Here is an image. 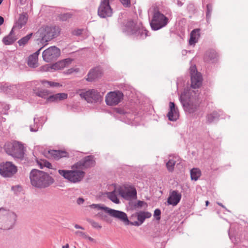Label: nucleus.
I'll list each match as a JSON object with an SVG mask.
<instances>
[{"mask_svg": "<svg viewBox=\"0 0 248 248\" xmlns=\"http://www.w3.org/2000/svg\"><path fill=\"white\" fill-rule=\"evenodd\" d=\"M199 92L187 88L182 93L179 100L186 113L193 114L197 111L200 107Z\"/></svg>", "mask_w": 248, "mask_h": 248, "instance_id": "obj_1", "label": "nucleus"}, {"mask_svg": "<svg viewBox=\"0 0 248 248\" xmlns=\"http://www.w3.org/2000/svg\"><path fill=\"white\" fill-rule=\"evenodd\" d=\"M31 184L39 188H44L53 184L55 181L48 173L36 169L32 170L30 173Z\"/></svg>", "mask_w": 248, "mask_h": 248, "instance_id": "obj_2", "label": "nucleus"}, {"mask_svg": "<svg viewBox=\"0 0 248 248\" xmlns=\"http://www.w3.org/2000/svg\"><path fill=\"white\" fill-rule=\"evenodd\" d=\"M123 31L127 35L137 40L144 39L148 35V31L143 24L141 23H135L133 20L127 21Z\"/></svg>", "mask_w": 248, "mask_h": 248, "instance_id": "obj_3", "label": "nucleus"}, {"mask_svg": "<svg viewBox=\"0 0 248 248\" xmlns=\"http://www.w3.org/2000/svg\"><path fill=\"white\" fill-rule=\"evenodd\" d=\"M17 216L12 211L0 208V228L3 230H10L14 226Z\"/></svg>", "mask_w": 248, "mask_h": 248, "instance_id": "obj_4", "label": "nucleus"}, {"mask_svg": "<svg viewBox=\"0 0 248 248\" xmlns=\"http://www.w3.org/2000/svg\"><path fill=\"white\" fill-rule=\"evenodd\" d=\"M6 153L15 158L23 160L24 157V147L20 142L15 141L6 142L4 146Z\"/></svg>", "mask_w": 248, "mask_h": 248, "instance_id": "obj_5", "label": "nucleus"}, {"mask_svg": "<svg viewBox=\"0 0 248 248\" xmlns=\"http://www.w3.org/2000/svg\"><path fill=\"white\" fill-rule=\"evenodd\" d=\"M61 31V29L57 26H46L41 28L37 32L39 37L41 38L42 43L47 42L58 36Z\"/></svg>", "mask_w": 248, "mask_h": 248, "instance_id": "obj_6", "label": "nucleus"}, {"mask_svg": "<svg viewBox=\"0 0 248 248\" xmlns=\"http://www.w3.org/2000/svg\"><path fill=\"white\" fill-rule=\"evenodd\" d=\"M92 208L97 209V210H103L106 213L108 214L110 216L117 218L121 221L125 225L128 221V217L127 214L121 211L111 209L109 207L102 206L99 204H92L90 205Z\"/></svg>", "mask_w": 248, "mask_h": 248, "instance_id": "obj_7", "label": "nucleus"}, {"mask_svg": "<svg viewBox=\"0 0 248 248\" xmlns=\"http://www.w3.org/2000/svg\"><path fill=\"white\" fill-rule=\"evenodd\" d=\"M168 22V17L158 10H155L150 24L152 30L157 31L165 27Z\"/></svg>", "mask_w": 248, "mask_h": 248, "instance_id": "obj_8", "label": "nucleus"}, {"mask_svg": "<svg viewBox=\"0 0 248 248\" xmlns=\"http://www.w3.org/2000/svg\"><path fill=\"white\" fill-rule=\"evenodd\" d=\"M58 172L65 179L73 183L80 182L85 175L83 171L79 170H59Z\"/></svg>", "mask_w": 248, "mask_h": 248, "instance_id": "obj_9", "label": "nucleus"}, {"mask_svg": "<svg viewBox=\"0 0 248 248\" xmlns=\"http://www.w3.org/2000/svg\"><path fill=\"white\" fill-rule=\"evenodd\" d=\"M80 97L84 98L88 103L95 104L102 101L103 97L100 93L95 89H90L82 91L80 93Z\"/></svg>", "mask_w": 248, "mask_h": 248, "instance_id": "obj_10", "label": "nucleus"}, {"mask_svg": "<svg viewBox=\"0 0 248 248\" xmlns=\"http://www.w3.org/2000/svg\"><path fill=\"white\" fill-rule=\"evenodd\" d=\"M118 191L119 195L126 200H134L137 198V190L132 186L124 185L120 187Z\"/></svg>", "mask_w": 248, "mask_h": 248, "instance_id": "obj_11", "label": "nucleus"}, {"mask_svg": "<svg viewBox=\"0 0 248 248\" xmlns=\"http://www.w3.org/2000/svg\"><path fill=\"white\" fill-rule=\"evenodd\" d=\"M189 72L191 77V87L192 89H198L201 86L202 81V74L198 72L195 65L189 68Z\"/></svg>", "mask_w": 248, "mask_h": 248, "instance_id": "obj_12", "label": "nucleus"}, {"mask_svg": "<svg viewBox=\"0 0 248 248\" xmlns=\"http://www.w3.org/2000/svg\"><path fill=\"white\" fill-rule=\"evenodd\" d=\"M60 55V49L55 46H52L43 52L42 57L45 62H49L56 60Z\"/></svg>", "mask_w": 248, "mask_h": 248, "instance_id": "obj_13", "label": "nucleus"}, {"mask_svg": "<svg viewBox=\"0 0 248 248\" xmlns=\"http://www.w3.org/2000/svg\"><path fill=\"white\" fill-rule=\"evenodd\" d=\"M98 15L101 18L112 16L113 10L109 4V0H102L98 8Z\"/></svg>", "mask_w": 248, "mask_h": 248, "instance_id": "obj_14", "label": "nucleus"}, {"mask_svg": "<svg viewBox=\"0 0 248 248\" xmlns=\"http://www.w3.org/2000/svg\"><path fill=\"white\" fill-rule=\"evenodd\" d=\"M124 94L120 91L110 92L106 96L105 101L108 106H115L123 99Z\"/></svg>", "mask_w": 248, "mask_h": 248, "instance_id": "obj_15", "label": "nucleus"}, {"mask_svg": "<svg viewBox=\"0 0 248 248\" xmlns=\"http://www.w3.org/2000/svg\"><path fill=\"white\" fill-rule=\"evenodd\" d=\"M17 171L16 167L10 162L0 165V174L4 177H11Z\"/></svg>", "mask_w": 248, "mask_h": 248, "instance_id": "obj_16", "label": "nucleus"}, {"mask_svg": "<svg viewBox=\"0 0 248 248\" xmlns=\"http://www.w3.org/2000/svg\"><path fill=\"white\" fill-rule=\"evenodd\" d=\"M182 195L178 190H173L170 192L168 198L167 202L169 205H177L180 202Z\"/></svg>", "mask_w": 248, "mask_h": 248, "instance_id": "obj_17", "label": "nucleus"}, {"mask_svg": "<svg viewBox=\"0 0 248 248\" xmlns=\"http://www.w3.org/2000/svg\"><path fill=\"white\" fill-rule=\"evenodd\" d=\"M102 70L99 67H95L91 69L87 75L86 80L93 82L100 78L102 76Z\"/></svg>", "mask_w": 248, "mask_h": 248, "instance_id": "obj_18", "label": "nucleus"}, {"mask_svg": "<svg viewBox=\"0 0 248 248\" xmlns=\"http://www.w3.org/2000/svg\"><path fill=\"white\" fill-rule=\"evenodd\" d=\"M218 55L216 51L213 49L207 50L204 55L203 59L205 62H216L217 61Z\"/></svg>", "mask_w": 248, "mask_h": 248, "instance_id": "obj_19", "label": "nucleus"}, {"mask_svg": "<svg viewBox=\"0 0 248 248\" xmlns=\"http://www.w3.org/2000/svg\"><path fill=\"white\" fill-rule=\"evenodd\" d=\"M170 110L168 113L167 116L170 121H175L179 117L178 109L176 107L174 102H170L169 103Z\"/></svg>", "mask_w": 248, "mask_h": 248, "instance_id": "obj_20", "label": "nucleus"}, {"mask_svg": "<svg viewBox=\"0 0 248 248\" xmlns=\"http://www.w3.org/2000/svg\"><path fill=\"white\" fill-rule=\"evenodd\" d=\"M28 19V15L27 13H23L19 16L18 20L15 23L13 28L19 30L25 26Z\"/></svg>", "mask_w": 248, "mask_h": 248, "instance_id": "obj_21", "label": "nucleus"}, {"mask_svg": "<svg viewBox=\"0 0 248 248\" xmlns=\"http://www.w3.org/2000/svg\"><path fill=\"white\" fill-rule=\"evenodd\" d=\"M48 154L55 160L69 156V154L67 152L62 150H50L48 151Z\"/></svg>", "mask_w": 248, "mask_h": 248, "instance_id": "obj_22", "label": "nucleus"}, {"mask_svg": "<svg viewBox=\"0 0 248 248\" xmlns=\"http://www.w3.org/2000/svg\"><path fill=\"white\" fill-rule=\"evenodd\" d=\"M14 30L12 28L9 33L3 38L2 41L5 45H12L17 39V38L15 35Z\"/></svg>", "mask_w": 248, "mask_h": 248, "instance_id": "obj_23", "label": "nucleus"}, {"mask_svg": "<svg viewBox=\"0 0 248 248\" xmlns=\"http://www.w3.org/2000/svg\"><path fill=\"white\" fill-rule=\"evenodd\" d=\"M17 90L16 85H9L8 83H0V90L6 93H14Z\"/></svg>", "mask_w": 248, "mask_h": 248, "instance_id": "obj_24", "label": "nucleus"}, {"mask_svg": "<svg viewBox=\"0 0 248 248\" xmlns=\"http://www.w3.org/2000/svg\"><path fill=\"white\" fill-rule=\"evenodd\" d=\"M84 164V169H88L95 165V157L93 155L86 156L82 158Z\"/></svg>", "mask_w": 248, "mask_h": 248, "instance_id": "obj_25", "label": "nucleus"}, {"mask_svg": "<svg viewBox=\"0 0 248 248\" xmlns=\"http://www.w3.org/2000/svg\"><path fill=\"white\" fill-rule=\"evenodd\" d=\"M220 115L217 111H213L212 112L207 114L206 116V123L210 124L218 121Z\"/></svg>", "mask_w": 248, "mask_h": 248, "instance_id": "obj_26", "label": "nucleus"}, {"mask_svg": "<svg viewBox=\"0 0 248 248\" xmlns=\"http://www.w3.org/2000/svg\"><path fill=\"white\" fill-rule=\"evenodd\" d=\"M152 214L149 212L146 211H140L137 213V217L138 220L141 223L144 222L145 219L151 217Z\"/></svg>", "mask_w": 248, "mask_h": 248, "instance_id": "obj_27", "label": "nucleus"}, {"mask_svg": "<svg viewBox=\"0 0 248 248\" xmlns=\"http://www.w3.org/2000/svg\"><path fill=\"white\" fill-rule=\"evenodd\" d=\"M201 175V171L198 168H193L190 170V177L192 180L197 181Z\"/></svg>", "mask_w": 248, "mask_h": 248, "instance_id": "obj_28", "label": "nucleus"}, {"mask_svg": "<svg viewBox=\"0 0 248 248\" xmlns=\"http://www.w3.org/2000/svg\"><path fill=\"white\" fill-rule=\"evenodd\" d=\"M106 194L107 195V197L114 203L118 204L120 202V201L116 195L115 191L107 192L106 193Z\"/></svg>", "mask_w": 248, "mask_h": 248, "instance_id": "obj_29", "label": "nucleus"}, {"mask_svg": "<svg viewBox=\"0 0 248 248\" xmlns=\"http://www.w3.org/2000/svg\"><path fill=\"white\" fill-rule=\"evenodd\" d=\"M50 92L47 90H41L35 92L36 96L47 99V97L50 94Z\"/></svg>", "mask_w": 248, "mask_h": 248, "instance_id": "obj_30", "label": "nucleus"}, {"mask_svg": "<svg viewBox=\"0 0 248 248\" xmlns=\"http://www.w3.org/2000/svg\"><path fill=\"white\" fill-rule=\"evenodd\" d=\"M199 30L194 29L190 33V37L189 40V44L190 45H195L197 42V39L196 37V34L199 32Z\"/></svg>", "mask_w": 248, "mask_h": 248, "instance_id": "obj_31", "label": "nucleus"}, {"mask_svg": "<svg viewBox=\"0 0 248 248\" xmlns=\"http://www.w3.org/2000/svg\"><path fill=\"white\" fill-rule=\"evenodd\" d=\"M32 34V33H29L27 34L26 36L22 37L20 40H19L17 42L19 45L20 46L25 45L28 42L29 40L31 39Z\"/></svg>", "mask_w": 248, "mask_h": 248, "instance_id": "obj_32", "label": "nucleus"}, {"mask_svg": "<svg viewBox=\"0 0 248 248\" xmlns=\"http://www.w3.org/2000/svg\"><path fill=\"white\" fill-rule=\"evenodd\" d=\"M65 67V64L62 61H60L51 65L50 69H54V70H57L63 69Z\"/></svg>", "mask_w": 248, "mask_h": 248, "instance_id": "obj_33", "label": "nucleus"}, {"mask_svg": "<svg viewBox=\"0 0 248 248\" xmlns=\"http://www.w3.org/2000/svg\"><path fill=\"white\" fill-rule=\"evenodd\" d=\"M37 60L38 59L30 55L28 58V65L30 67H36L37 66Z\"/></svg>", "mask_w": 248, "mask_h": 248, "instance_id": "obj_34", "label": "nucleus"}, {"mask_svg": "<svg viewBox=\"0 0 248 248\" xmlns=\"http://www.w3.org/2000/svg\"><path fill=\"white\" fill-rule=\"evenodd\" d=\"M41 82L44 85H46V84L47 86H50V87H58L62 86V85H61L58 82L49 81L46 80H41Z\"/></svg>", "mask_w": 248, "mask_h": 248, "instance_id": "obj_35", "label": "nucleus"}, {"mask_svg": "<svg viewBox=\"0 0 248 248\" xmlns=\"http://www.w3.org/2000/svg\"><path fill=\"white\" fill-rule=\"evenodd\" d=\"M212 10V5L210 3L207 4L206 5V18L207 22H208L211 18Z\"/></svg>", "mask_w": 248, "mask_h": 248, "instance_id": "obj_36", "label": "nucleus"}, {"mask_svg": "<svg viewBox=\"0 0 248 248\" xmlns=\"http://www.w3.org/2000/svg\"><path fill=\"white\" fill-rule=\"evenodd\" d=\"M175 163V161L172 159H170L166 163L167 168L169 171L171 172L174 170Z\"/></svg>", "mask_w": 248, "mask_h": 248, "instance_id": "obj_37", "label": "nucleus"}, {"mask_svg": "<svg viewBox=\"0 0 248 248\" xmlns=\"http://www.w3.org/2000/svg\"><path fill=\"white\" fill-rule=\"evenodd\" d=\"M72 14L71 13H66L62 14L59 16V18L61 20L64 21L71 18L72 16Z\"/></svg>", "mask_w": 248, "mask_h": 248, "instance_id": "obj_38", "label": "nucleus"}, {"mask_svg": "<svg viewBox=\"0 0 248 248\" xmlns=\"http://www.w3.org/2000/svg\"><path fill=\"white\" fill-rule=\"evenodd\" d=\"M114 110L117 113L125 115L126 117L130 114V112L127 111L124 108H116Z\"/></svg>", "mask_w": 248, "mask_h": 248, "instance_id": "obj_39", "label": "nucleus"}, {"mask_svg": "<svg viewBox=\"0 0 248 248\" xmlns=\"http://www.w3.org/2000/svg\"><path fill=\"white\" fill-rule=\"evenodd\" d=\"M57 99L58 100H63L67 98L68 94L66 93H58L56 94Z\"/></svg>", "mask_w": 248, "mask_h": 248, "instance_id": "obj_40", "label": "nucleus"}, {"mask_svg": "<svg viewBox=\"0 0 248 248\" xmlns=\"http://www.w3.org/2000/svg\"><path fill=\"white\" fill-rule=\"evenodd\" d=\"M87 221L90 223L93 227L96 229H101L102 226L100 225L97 222L94 221L93 220L91 219L90 218H87Z\"/></svg>", "mask_w": 248, "mask_h": 248, "instance_id": "obj_41", "label": "nucleus"}, {"mask_svg": "<svg viewBox=\"0 0 248 248\" xmlns=\"http://www.w3.org/2000/svg\"><path fill=\"white\" fill-rule=\"evenodd\" d=\"M72 168H75L76 169H84V164L82 159L74 164L72 166Z\"/></svg>", "mask_w": 248, "mask_h": 248, "instance_id": "obj_42", "label": "nucleus"}, {"mask_svg": "<svg viewBox=\"0 0 248 248\" xmlns=\"http://www.w3.org/2000/svg\"><path fill=\"white\" fill-rule=\"evenodd\" d=\"M46 101L47 103H51L57 101V96L56 95V94L50 95H48Z\"/></svg>", "mask_w": 248, "mask_h": 248, "instance_id": "obj_43", "label": "nucleus"}, {"mask_svg": "<svg viewBox=\"0 0 248 248\" xmlns=\"http://www.w3.org/2000/svg\"><path fill=\"white\" fill-rule=\"evenodd\" d=\"M161 210L159 209H156L154 211V217L156 220H159L161 218Z\"/></svg>", "mask_w": 248, "mask_h": 248, "instance_id": "obj_44", "label": "nucleus"}, {"mask_svg": "<svg viewBox=\"0 0 248 248\" xmlns=\"http://www.w3.org/2000/svg\"><path fill=\"white\" fill-rule=\"evenodd\" d=\"M39 165L40 166L41 169H43L44 167H46L49 169H51L52 167L51 164L47 160H44L43 162V164L40 163Z\"/></svg>", "mask_w": 248, "mask_h": 248, "instance_id": "obj_45", "label": "nucleus"}, {"mask_svg": "<svg viewBox=\"0 0 248 248\" xmlns=\"http://www.w3.org/2000/svg\"><path fill=\"white\" fill-rule=\"evenodd\" d=\"M83 31V29H76L72 31V33L73 35L78 36L82 34Z\"/></svg>", "mask_w": 248, "mask_h": 248, "instance_id": "obj_46", "label": "nucleus"}, {"mask_svg": "<svg viewBox=\"0 0 248 248\" xmlns=\"http://www.w3.org/2000/svg\"><path fill=\"white\" fill-rule=\"evenodd\" d=\"M141 224L140 222L139 221H135L134 222L130 221L128 219V221H127L125 225H133V226H139Z\"/></svg>", "mask_w": 248, "mask_h": 248, "instance_id": "obj_47", "label": "nucleus"}, {"mask_svg": "<svg viewBox=\"0 0 248 248\" xmlns=\"http://www.w3.org/2000/svg\"><path fill=\"white\" fill-rule=\"evenodd\" d=\"M144 204H147L146 202H145L144 201H138L137 203H134V208H136L137 207H141Z\"/></svg>", "mask_w": 248, "mask_h": 248, "instance_id": "obj_48", "label": "nucleus"}, {"mask_svg": "<svg viewBox=\"0 0 248 248\" xmlns=\"http://www.w3.org/2000/svg\"><path fill=\"white\" fill-rule=\"evenodd\" d=\"M125 7H129L131 6L130 0H120Z\"/></svg>", "mask_w": 248, "mask_h": 248, "instance_id": "obj_49", "label": "nucleus"}, {"mask_svg": "<svg viewBox=\"0 0 248 248\" xmlns=\"http://www.w3.org/2000/svg\"><path fill=\"white\" fill-rule=\"evenodd\" d=\"M62 62H64V63L65 64V67H67L68 66V65L70 64L72 61V59H70V58H67V59H64L63 60H62Z\"/></svg>", "mask_w": 248, "mask_h": 248, "instance_id": "obj_50", "label": "nucleus"}, {"mask_svg": "<svg viewBox=\"0 0 248 248\" xmlns=\"http://www.w3.org/2000/svg\"><path fill=\"white\" fill-rule=\"evenodd\" d=\"M75 233L76 234L79 235L80 236H82L83 238L87 237L86 234L85 232L81 231H78L76 232Z\"/></svg>", "mask_w": 248, "mask_h": 248, "instance_id": "obj_51", "label": "nucleus"}, {"mask_svg": "<svg viewBox=\"0 0 248 248\" xmlns=\"http://www.w3.org/2000/svg\"><path fill=\"white\" fill-rule=\"evenodd\" d=\"M43 47H41L40 49H39L37 51H36L35 53H34L33 54L31 55V56L38 59V56L39 54H40V51L42 49Z\"/></svg>", "mask_w": 248, "mask_h": 248, "instance_id": "obj_52", "label": "nucleus"}, {"mask_svg": "<svg viewBox=\"0 0 248 248\" xmlns=\"http://www.w3.org/2000/svg\"><path fill=\"white\" fill-rule=\"evenodd\" d=\"M84 202L83 198L79 197L77 199V202L78 204L80 205L82 204Z\"/></svg>", "mask_w": 248, "mask_h": 248, "instance_id": "obj_53", "label": "nucleus"}, {"mask_svg": "<svg viewBox=\"0 0 248 248\" xmlns=\"http://www.w3.org/2000/svg\"><path fill=\"white\" fill-rule=\"evenodd\" d=\"M185 0H177V4L178 6L181 7L184 3Z\"/></svg>", "mask_w": 248, "mask_h": 248, "instance_id": "obj_54", "label": "nucleus"}, {"mask_svg": "<svg viewBox=\"0 0 248 248\" xmlns=\"http://www.w3.org/2000/svg\"><path fill=\"white\" fill-rule=\"evenodd\" d=\"M74 227L75 228L77 229L84 230V228L83 227L78 224H76Z\"/></svg>", "mask_w": 248, "mask_h": 248, "instance_id": "obj_55", "label": "nucleus"}, {"mask_svg": "<svg viewBox=\"0 0 248 248\" xmlns=\"http://www.w3.org/2000/svg\"><path fill=\"white\" fill-rule=\"evenodd\" d=\"M30 131L31 132H36L38 131V128H34L32 127V126L31 125L30 126Z\"/></svg>", "mask_w": 248, "mask_h": 248, "instance_id": "obj_56", "label": "nucleus"}, {"mask_svg": "<svg viewBox=\"0 0 248 248\" xmlns=\"http://www.w3.org/2000/svg\"><path fill=\"white\" fill-rule=\"evenodd\" d=\"M4 21V18L2 16H0V26H1Z\"/></svg>", "mask_w": 248, "mask_h": 248, "instance_id": "obj_57", "label": "nucleus"}, {"mask_svg": "<svg viewBox=\"0 0 248 248\" xmlns=\"http://www.w3.org/2000/svg\"><path fill=\"white\" fill-rule=\"evenodd\" d=\"M85 238H87V239H88L89 240H90L91 241H93V238H92L91 237H90L89 236H88V235H87V237H85Z\"/></svg>", "mask_w": 248, "mask_h": 248, "instance_id": "obj_58", "label": "nucleus"}, {"mask_svg": "<svg viewBox=\"0 0 248 248\" xmlns=\"http://www.w3.org/2000/svg\"><path fill=\"white\" fill-rule=\"evenodd\" d=\"M217 204L219 205V206H221L222 207H223V208H226L225 206H224L222 203H220V202H217Z\"/></svg>", "mask_w": 248, "mask_h": 248, "instance_id": "obj_59", "label": "nucleus"}, {"mask_svg": "<svg viewBox=\"0 0 248 248\" xmlns=\"http://www.w3.org/2000/svg\"><path fill=\"white\" fill-rule=\"evenodd\" d=\"M62 248H69V246L68 244H67L65 246H62Z\"/></svg>", "mask_w": 248, "mask_h": 248, "instance_id": "obj_60", "label": "nucleus"}, {"mask_svg": "<svg viewBox=\"0 0 248 248\" xmlns=\"http://www.w3.org/2000/svg\"><path fill=\"white\" fill-rule=\"evenodd\" d=\"M209 201H206L205 202V205H206V206H207L209 205Z\"/></svg>", "mask_w": 248, "mask_h": 248, "instance_id": "obj_61", "label": "nucleus"}, {"mask_svg": "<svg viewBox=\"0 0 248 248\" xmlns=\"http://www.w3.org/2000/svg\"><path fill=\"white\" fill-rule=\"evenodd\" d=\"M3 0H0V5L1 4Z\"/></svg>", "mask_w": 248, "mask_h": 248, "instance_id": "obj_62", "label": "nucleus"}, {"mask_svg": "<svg viewBox=\"0 0 248 248\" xmlns=\"http://www.w3.org/2000/svg\"><path fill=\"white\" fill-rule=\"evenodd\" d=\"M35 119H36V118H35V117H34V119H33V121H34V122H35Z\"/></svg>", "mask_w": 248, "mask_h": 248, "instance_id": "obj_63", "label": "nucleus"}, {"mask_svg": "<svg viewBox=\"0 0 248 248\" xmlns=\"http://www.w3.org/2000/svg\"><path fill=\"white\" fill-rule=\"evenodd\" d=\"M14 188V186H12V189H13Z\"/></svg>", "mask_w": 248, "mask_h": 248, "instance_id": "obj_64", "label": "nucleus"}]
</instances>
